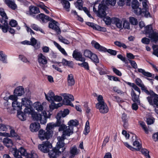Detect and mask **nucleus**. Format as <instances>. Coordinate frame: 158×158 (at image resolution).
Instances as JSON below:
<instances>
[{
	"mask_svg": "<svg viewBox=\"0 0 158 158\" xmlns=\"http://www.w3.org/2000/svg\"><path fill=\"white\" fill-rule=\"evenodd\" d=\"M87 24L92 27L94 29L102 31H106V29L104 27H102L100 26L91 22H87Z\"/></svg>",
	"mask_w": 158,
	"mask_h": 158,
	"instance_id": "obj_22",
	"label": "nucleus"
},
{
	"mask_svg": "<svg viewBox=\"0 0 158 158\" xmlns=\"http://www.w3.org/2000/svg\"><path fill=\"white\" fill-rule=\"evenodd\" d=\"M132 140L133 141V145L134 147V151H139L141 148L142 146L139 142V139L138 137L135 135H133L132 137Z\"/></svg>",
	"mask_w": 158,
	"mask_h": 158,
	"instance_id": "obj_12",
	"label": "nucleus"
},
{
	"mask_svg": "<svg viewBox=\"0 0 158 158\" xmlns=\"http://www.w3.org/2000/svg\"><path fill=\"white\" fill-rule=\"evenodd\" d=\"M10 151L12 152L13 155L15 158L19 157V156H21L19 155V152L16 148H11L10 149Z\"/></svg>",
	"mask_w": 158,
	"mask_h": 158,
	"instance_id": "obj_52",
	"label": "nucleus"
},
{
	"mask_svg": "<svg viewBox=\"0 0 158 158\" xmlns=\"http://www.w3.org/2000/svg\"><path fill=\"white\" fill-rule=\"evenodd\" d=\"M46 104V103L43 102L42 104L39 102H36L33 104L34 108L38 112H42L43 110V106Z\"/></svg>",
	"mask_w": 158,
	"mask_h": 158,
	"instance_id": "obj_20",
	"label": "nucleus"
},
{
	"mask_svg": "<svg viewBox=\"0 0 158 158\" xmlns=\"http://www.w3.org/2000/svg\"><path fill=\"white\" fill-rule=\"evenodd\" d=\"M121 118L123 123L124 127L125 128H127L128 126V118L127 114L125 113H123L122 114Z\"/></svg>",
	"mask_w": 158,
	"mask_h": 158,
	"instance_id": "obj_36",
	"label": "nucleus"
},
{
	"mask_svg": "<svg viewBox=\"0 0 158 158\" xmlns=\"http://www.w3.org/2000/svg\"><path fill=\"white\" fill-rule=\"evenodd\" d=\"M53 43L54 45L58 49V50L63 54L65 56H67V54L64 48H62L56 42L54 41Z\"/></svg>",
	"mask_w": 158,
	"mask_h": 158,
	"instance_id": "obj_39",
	"label": "nucleus"
},
{
	"mask_svg": "<svg viewBox=\"0 0 158 158\" xmlns=\"http://www.w3.org/2000/svg\"><path fill=\"white\" fill-rule=\"evenodd\" d=\"M44 94L46 99L48 101L50 102H53L54 97L55 94L52 91H49L47 94L44 93Z\"/></svg>",
	"mask_w": 158,
	"mask_h": 158,
	"instance_id": "obj_26",
	"label": "nucleus"
},
{
	"mask_svg": "<svg viewBox=\"0 0 158 158\" xmlns=\"http://www.w3.org/2000/svg\"><path fill=\"white\" fill-rule=\"evenodd\" d=\"M61 3L67 11H69V8L70 7V3L67 0H61Z\"/></svg>",
	"mask_w": 158,
	"mask_h": 158,
	"instance_id": "obj_48",
	"label": "nucleus"
},
{
	"mask_svg": "<svg viewBox=\"0 0 158 158\" xmlns=\"http://www.w3.org/2000/svg\"><path fill=\"white\" fill-rule=\"evenodd\" d=\"M139 94L138 95L136 94L134 91L133 89L132 90L131 95L132 100L134 102L137 103L138 104H139L140 103L139 98Z\"/></svg>",
	"mask_w": 158,
	"mask_h": 158,
	"instance_id": "obj_33",
	"label": "nucleus"
},
{
	"mask_svg": "<svg viewBox=\"0 0 158 158\" xmlns=\"http://www.w3.org/2000/svg\"><path fill=\"white\" fill-rule=\"evenodd\" d=\"M61 143L58 145L57 143L56 147L48 151V155L50 158H56V155H59L61 153V152L63 151L64 148H63L64 146H61Z\"/></svg>",
	"mask_w": 158,
	"mask_h": 158,
	"instance_id": "obj_5",
	"label": "nucleus"
},
{
	"mask_svg": "<svg viewBox=\"0 0 158 158\" xmlns=\"http://www.w3.org/2000/svg\"><path fill=\"white\" fill-rule=\"evenodd\" d=\"M89 58L96 63H98L99 62V60L97 56L94 54L92 53Z\"/></svg>",
	"mask_w": 158,
	"mask_h": 158,
	"instance_id": "obj_58",
	"label": "nucleus"
},
{
	"mask_svg": "<svg viewBox=\"0 0 158 158\" xmlns=\"http://www.w3.org/2000/svg\"><path fill=\"white\" fill-rule=\"evenodd\" d=\"M138 71L139 72L142 73L143 75L145 76L149 77H152V73L148 72H146L144 69H138Z\"/></svg>",
	"mask_w": 158,
	"mask_h": 158,
	"instance_id": "obj_49",
	"label": "nucleus"
},
{
	"mask_svg": "<svg viewBox=\"0 0 158 158\" xmlns=\"http://www.w3.org/2000/svg\"><path fill=\"white\" fill-rule=\"evenodd\" d=\"M4 100H7V99H9L14 102L15 101H17L18 100V97L15 94L11 95H9L8 97H4Z\"/></svg>",
	"mask_w": 158,
	"mask_h": 158,
	"instance_id": "obj_46",
	"label": "nucleus"
},
{
	"mask_svg": "<svg viewBox=\"0 0 158 158\" xmlns=\"http://www.w3.org/2000/svg\"><path fill=\"white\" fill-rule=\"evenodd\" d=\"M40 12L39 9L36 6H31L29 7V10L27 11V15L33 16V14H36Z\"/></svg>",
	"mask_w": 158,
	"mask_h": 158,
	"instance_id": "obj_17",
	"label": "nucleus"
},
{
	"mask_svg": "<svg viewBox=\"0 0 158 158\" xmlns=\"http://www.w3.org/2000/svg\"><path fill=\"white\" fill-rule=\"evenodd\" d=\"M76 7L79 10H81L83 8V3L82 0H77L75 4Z\"/></svg>",
	"mask_w": 158,
	"mask_h": 158,
	"instance_id": "obj_59",
	"label": "nucleus"
},
{
	"mask_svg": "<svg viewBox=\"0 0 158 158\" xmlns=\"http://www.w3.org/2000/svg\"><path fill=\"white\" fill-rule=\"evenodd\" d=\"M24 93V89L21 86L17 87L14 91V94H15L17 97L21 96Z\"/></svg>",
	"mask_w": 158,
	"mask_h": 158,
	"instance_id": "obj_23",
	"label": "nucleus"
},
{
	"mask_svg": "<svg viewBox=\"0 0 158 158\" xmlns=\"http://www.w3.org/2000/svg\"><path fill=\"white\" fill-rule=\"evenodd\" d=\"M62 105V103H60L56 104L55 103L52 102L51 104L49 105V107L50 110L52 111L54 109L58 108Z\"/></svg>",
	"mask_w": 158,
	"mask_h": 158,
	"instance_id": "obj_44",
	"label": "nucleus"
},
{
	"mask_svg": "<svg viewBox=\"0 0 158 158\" xmlns=\"http://www.w3.org/2000/svg\"><path fill=\"white\" fill-rule=\"evenodd\" d=\"M142 153L143 155L146 158H151L149 153V151L147 149L145 148H142L141 150Z\"/></svg>",
	"mask_w": 158,
	"mask_h": 158,
	"instance_id": "obj_55",
	"label": "nucleus"
},
{
	"mask_svg": "<svg viewBox=\"0 0 158 158\" xmlns=\"http://www.w3.org/2000/svg\"><path fill=\"white\" fill-rule=\"evenodd\" d=\"M5 2L9 7L13 10H15L17 7V5L14 0H5Z\"/></svg>",
	"mask_w": 158,
	"mask_h": 158,
	"instance_id": "obj_28",
	"label": "nucleus"
},
{
	"mask_svg": "<svg viewBox=\"0 0 158 158\" xmlns=\"http://www.w3.org/2000/svg\"><path fill=\"white\" fill-rule=\"evenodd\" d=\"M90 131L89 123L88 121H87L85 123L84 133L85 135H87L89 132Z\"/></svg>",
	"mask_w": 158,
	"mask_h": 158,
	"instance_id": "obj_50",
	"label": "nucleus"
},
{
	"mask_svg": "<svg viewBox=\"0 0 158 158\" xmlns=\"http://www.w3.org/2000/svg\"><path fill=\"white\" fill-rule=\"evenodd\" d=\"M64 99V103L67 105H69L73 107V105L71 102L74 100L73 96L71 94H64L62 95Z\"/></svg>",
	"mask_w": 158,
	"mask_h": 158,
	"instance_id": "obj_10",
	"label": "nucleus"
},
{
	"mask_svg": "<svg viewBox=\"0 0 158 158\" xmlns=\"http://www.w3.org/2000/svg\"><path fill=\"white\" fill-rule=\"evenodd\" d=\"M96 107L97 109L99 110V112L101 113H106L109 111V108L105 103L98 105H96Z\"/></svg>",
	"mask_w": 158,
	"mask_h": 158,
	"instance_id": "obj_14",
	"label": "nucleus"
},
{
	"mask_svg": "<svg viewBox=\"0 0 158 158\" xmlns=\"http://www.w3.org/2000/svg\"><path fill=\"white\" fill-rule=\"evenodd\" d=\"M0 60L4 63H7V56L2 51H0Z\"/></svg>",
	"mask_w": 158,
	"mask_h": 158,
	"instance_id": "obj_42",
	"label": "nucleus"
},
{
	"mask_svg": "<svg viewBox=\"0 0 158 158\" xmlns=\"http://www.w3.org/2000/svg\"><path fill=\"white\" fill-rule=\"evenodd\" d=\"M0 14L2 19L4 20H7L8 18L5 13L4 10L2 8H0Z\"/></svg>",
	"mask_w": 158,
	"mask_h": 158,
	"instance_id": "obj_54",
	"label": "nucleus"
},
{
	"mask_svg": "<svg viewBox=\"0 0 158 158\" xmlns=\"http://www.w3.org/2000/svg\"><path fill=\"white\" fill-rule=\"evenodd\" d=\"M113 23L114 24L116 27L120 29H122L123 21L117 18H113Z\"/></svg>",
	"mask_w": 158,
	"mask_h": 158,
	"instance_id": "obj_29",
	"label": "nucleus"
},
{
	"mask_svg": "<svg viewBox=\"0 0 158 158\" xmlns=\"http://www.w3.org/2000/svg\"><path fill=\"white\" fill-rule=\"evenodd\" d=\"M91 44L92 46L98 51L103 52L106 51V48L101 45L98 42L95 40L92 41Z\"/></svg>",
	"mask_w": 158,
	"mask_h": 158,
	"instance_id": "obj_18",
	"label": "nucleus"
},
{
	"mask_svg": "<svg viewBox=\"0 0 158 158\" xmlns=\"http://www.w3.org/2000/svg\"><path fill=\"white\" fill-rule=\"evenodd\" d=\"M61 63L64 65H67L70 67H72L73 66L72 63V62L68 61L64 59L62 60Z\"/></svg>",
	"mask_w": 158,
	"mask_h": 158,
	"instance_id": "obj_63",
	"label": "nucleus"
},
{
	"mask_svg": "<svg viewBox=\"0 0 158 158\" xmlns=\"http://www.w3.org/2000/svg\"><path fill=\"white\" fill-rule=\"evenodd\" d=\"M12 106L15 110L18 111L21 110L22 109V104L21 103L17 101L12 102Z\"/></svg>",
	"mask_w": 158,
	"mask_h": 158,
	"instance_id": "obj_21",
	"label": "nucleus"
},
{
	"mask_svg": "<svg viewBox=\"0 0 158 158\" xmlns=\"http://www.w3.org/2000/svg\"><path fill=\"white\" fill-rule=\"evenodd\" d=\"M68 125L69 126L73 127L78 125V122L76 120H71L68 122Z\"/></svg>",
	"mask_w": 158,
	"mask_h": 158,
	"instance_id": "obj_51",
	"label": "nucleus"
},
{
	"mask_svg": "<svg viewBox=\"0 0 158 158\" xmlns=\"http://www.w3.org/2000/svg\"><path fill=\"white\" fill-rule=\"evenodd\" d=\"M25 107L24 110V113L31 114L33 120L40 121L42 124H45L47 122V119L50 118L51 115L50 113L48 114L45 110L40 114L35 112L31 106Z\"/></svg>",
	"mask_w": 158,
	"mask_h": 158,
	"instance_id": "obj_1",
	"label": "nucleus"
},
{
	"mask_svg": "<svg viewBox=\"0 0 158 158\" xmlns=\"http://www.w3.org/2000/svg\"><path fill=\"white\" fill-rule=\"evenodd\" d=\"M142 4L143 8H141L140 16L146 18H151L152 16L149 11L148 6L147 0H143Z\"/></svg>",
	"mask_w": 158,
	"mask_h": 158,
	"instance_id": "obj_6",
	"label": "nucleus"
},
{
	"mask_svg": "<svg viewBox=\"0 0 158 158\" xmlns=\"http://www.w3.org/2000/svg\"><path fill=\"white\" fill-rule=\"evenodd\" d=\"M40 128V124L37 122L31 123L30 126V131L32 132H37Z\"/></svg>",
	"mask_w": 158,
	"mask_h": 158,
	"instance_id": "obj_24",
	"label": "nucleus"
},
{
	"mask_svg": "<svg viewBox=\"0 0 158 158\" xmlns=\"http://www.w3.org/2000/svg\"><path fill=\"white\" fill-rule=\"evenodd\" d=\"M56 127V125L55 123H48L47 125L46 130L48 132H50L51 134L52 135L53 134L52 130Z\"/></svg>",
	"mask_w": 158,
	"mask_h": 158,
	"instance_id": "obj_27",
	"label": "nucleus"
},
{
	"mask_svg": "<svg viewBox=\"0 0 158 158\" xmlns=\"http://www.w3.org/2000/svg\"><path fill=\"white\" fill-rule=\"evenodd\" d=\"M38 62L40 65H45L48 63L46 57L42 53H40L37 56Z\"/></svg>",
	"mask_w": 158,
	"mask_h": 158,
	"instance_id": "obj_13",
	"label": "nucleus"
},
{
	"mask_svg": "<svg viewBox=\"0 0 158 158\" xmlns=\"http://www.w3.org/2000/svg\"><path fill=\"white\" fill-rule=\"evenodd\" d=\"M61 118H57V115H56V118L57 119V120L56 122L55 123L56 127H60L62 125H64V120H61Z\"/></svg>",
	"mask_w": 158,
	"mask_h": 158,
	"instance_id": "obj_53",
	"label": "nucleus"
},
{
	"mask_svg": "<svg viewBox=\"0 0 158 158\" xmlns=\"http://www.w3.org/2000/svg\"><path fill=\"white\" fill-rule=\"evenodd\" d=\"M21 104L22 106L25 107L31 106L32 103L30 98H24L21 99Z\"/></svg>",
	"mask_w": 158,
	"mask_h": 158,
	"instance_id": "obj_25",
	"label": "nucleus"
},
{
	"mask_svg": "<svg viewBox=\"0 0 158 158\" xmlns=\"http://www.w3.org/2000/svg\"><path fill=\"white\" fill-rule=\"evenodd\" d=\"M50 132H48L47 131H45L43 129L40 130L39 131V137L42 140L45 139L48 140L52 136Z\"/></svg>",
	"mask_w": 158,
	"mask_h": 158,
	"instance_id": "obj_11",
	"label": "nucleus"
},
{
	"mask_svg": "<svg viewBox=\"0 0 158 158\" xmlns=\"http://www.w3.org/2000/svg\"><path fill=\"white\" fill-rule=\"evenodd\" d=\"M52 145L48 141H47L43 142L38 146L39 149L44 153H47L52 148Z\"/></svg>",
	"mask_w": 158,
	"mask_h": 158,
	"instance_id": "obj_8",
	"label": "nucleus"
},
{
	"mask_svg": "<svg viewBox=\"0 0 158 158\" xmlns=\"http://www.w3.org/2000/svg\"><path fill=\"white\" fill-rule=\"evenodd\" d=\"M30 45L33 46L35 49H38L40 48V44L37 45V46H36L37 43V40L34 38H31V39Z\"/></svg>",
	"mask_w": 158,
	"mask_h": 158,
	"instance_id": "obj_47",
	"label": "nucleus"
},
{
	"mask_svg": "<svg viewBox=\"0 0 158 158\" xmlns=\"http://www.w3.org/2000/svg\"><path fill=\"white\" fill-rule=\"evenodd\" d=\"M9 129L10 130V134H9L10 136L9 137H13L15 139L19 140L20 139V137L19 135H18L15 132L14 130L11 127V128H9Z\"/></svg>",
	"mask_w": 158,
	"mask_h": 158,
	"instance_id": "obj_35",
	"label": "nucleus"
},
{
	"mask_svg": "<svg viewBox=\"0 0 158 158\" xmlns=\"http://www.w3.org/2000/svg\"><path fill=\"white\" fill-rule=\"evenodd\" d=\"M69 111L68 109H65L63 111H61L57 114V118L65 117L67 115L69 114Z\"/></svg>",
	"mask_w": 158,
	"mask_h": 158,
	"instance_id": "obj_31",
	"label": "nucleus"
},
{
	"mask_svg": "<svg viewBox=\"0 0 158 158\" xmlns=\"http://www.w3.org/2000/svg\"><path fill=\"white\" fill-rule=\"evenodd\" d=\"M17 115L18 118L21 121H25L26 119V116L25 113L23 112L21 110L17 112Z\"/></svg>",
	"mask_w": 158,
	"mask_h": 158,
	"instance_id": "obj_43",
	"label": "nucleus"
},
{
	"mask_svg": "<svg viewBox=\"0 0 158 158\" xmlns=\"http://www.w3.org/2000/svg\"><path fill=\"white\" fill-rule=\"evenodd\" d=\"M1 23L3 24V25L2 26V29L4 33L6 32L9 29V26L8 25L7 20H3L1 21Z\"/></svg>",
	"mask_w": 158,
	"mask_h": 158,
	"instance_id": "obj_37",
	"label": "nucleus"
},
{
	"mask_svg": "<svg viewBox=\"0 0 158 158\" xmlns=\"http://www.w3.org/2000/svg\"><path fill=\"white\" fill-rule=\"evenodd\" d=\"M113 19H111L109 17H106L103 19L104 21L107 25H110L111 23H113Z\"/></svg>",
	"mask_w": 158,
	"mask_h": 158,
	"instance_id": "obj_56",
	"label": "nucleus"
},
{
	"mask_svg": "<svg viewBox=\"0 0 158 158\" xmlns=\"http://www.w3.org/2000/svg\"><path fill=\"white\" fill-rule=\"evenodd\" d=\"M122 29L123 28L125 29H127L128 30H130L131 27L130 23L128 22V21L125 19H122Z\"/></svg>",
	"mask_w": 158,
	"mask_h": 158,
	"instance_id": "obj_38",
	"label": "nucleus"
},
{
	"mask_svg": "<svg viewBox=\"0 0 158 158\" xmlns=\"http://www.w3.org/2000/svg\"><path fill=\"white\" fill-rule=\"evenodd\" d=\"M135 82L137 85L141 88V89L144 91L146 93H148L149 91L146 89L144 85L143 84L141 80L139 78L135 80Z\"/></svg>",
	"mask_w": 158,
	"mask_h": 158,
	"instance_id": "obj_30",
	"label": "nucleus"
},
{
	"mask_svg": "<svg viewBox=\"0 0 158 158\" xmlns=\"http://www.w3.org/2000/svg\"><path fill=\"white\" fill-rule=\"evenodd\" d=\"M143 33L148 36L152 41L155 43L158 41V32L153 31L151 25H148L144 27Z\"/></svg>",
	"mask_w": 158,
	"mask_h": 158,
	"instance_id": "obj_3",
	"label": "nucleus"
},
{
	"mask_svg": "<svg viewBox=\"0 0 158 158\" xmlns=\"http://www.w3.org/2000/svg\"><path fill=\"white\" fill-rule=\"evenodd\" d=\"M26 158H37V154L34 152H31L30 154H28Z\"/></svg>",
	"mask_w": 158,
	"mask_h": 158,
	"instance_id": "obj_64",
	"label": "nucleus"
},
{
	"mask_svg": "<svg viewBox=\"0 0 158 158\" xmlns=\"http://www.w3.org/2000/svg\"><path fill=\"white\" fill-rule=\"evenodd\" d=\"M114 44L119 47H123L124 48H127V46L123 43L118 41H116L114 42Z\"/></svg>",
	"mask_w": 158,
	"mask_h": 158,
	"instance_id": "obj_61",
	"label": "nucleus"
},
{
	"mask_svg": "<svg viewBox=\"0 0 158 158\" xmlns=\"http://www.w3.org/2000/svg\"><path fill=\"white\" fill-rule=\"evenodd\" d=\"M9 128H11V126L3 123H0V131H6Z\"/></svg>",
	"mask_w": 158,
	"mask_h": 158,
	"instance_id": "obj_45",
	"label": "nucleus"
},
{
	"mask_svg": "<svg viewBox=\"0 0 158 158\" xmlns=\"http://www.w3.org/2000/svg\"><path fill=\"white\" fill-rule=\"evenodd\" d=\"M150 95L153 98V101L151 97H148L147 100L150 105H154L156 107L158 108V94H156L152 90L149 91L148 93H146Z\"/></svg>",
	"mask_w": 158,
	"mask_h": 158,
	"instance_id": "obj_7",
	"label": "nucleus"
},
{
	"mask_svg": "<svg viewBox=\"0 0 158 158\" xmlns=\"http://www.w3.org/2000/svg\"><path fill=\"white\" fill-rule=\"evenodd\" d=\"M129 21L130 23L133 25H136L138 23L137 19L133 17H130L129 18Z\"/></svg>",
	"mask_w": 158,
	"mask_h": 158,
	"instance_id": "obj_57",
	"label": "nucleus"
},
{
	"mask_svg": "<svg viewBox=\"0 0 158 158\" xmlns=\"http://www.w3.org/2000/svg\"><path fill=\"white\" fill-rule=\"evenodd\" d=\"M30 27L32 29L35 31H40L42 33L44 34H45L44 31L43 30V29L36 24L32 23Z\"/></svg>",
	"mask_w": 158,
	"mask_h": 158,
	"instance_id": "obj_41",
	"label": "nucleus"
},
{
	"mask_svg": "<svg viewBox=\"0 0 158 158\" xmlns=\"http://www.w3.org/2000/svg\"><path fill=\"white\" fill-rule=\"evenodd\" d=\"M2 142L8 148L11 147L13 144L12 140L8 138H4L2 140Z\"/></svg>",
	"mask_w": 158,
	"mask_h": 158,
	"instance_id": "obj_34",
	"label": "nucleus"
},
{
	"mask_svg": "<svg viewBox=\"0 0 158 158\" xmlns=\"http://www.w3.org/2000/svg\"><path fill=\"white\" fill-rule=\"evenodd\" d=\"M104 1L103 2H102L98 6V10H97V8L98 7L97 5L98 4V2H95L93 7V11L97 15L100 17H104L106 15V13L105 11L106 9V6L104 4Z\"/></svg>",
	"mask_w": 158,
	"mask_h": 158,
	"instance_id": "obj_4",
	"label": "nucleus"
},
{
	"mask_svg": "<svg viewBox=\"0 0 158 158\" xmlns=\"http://www.w3.org/2000/svg\"><path fill=\"white\" fill-rule=\"evenodd\" d=\"M139 123L142 129L144 130L146 134H148L149 130L147 127L145 123L143 122H139Z\"/></svg>",
	"mask_w": 158,
	"mask_h": 158,
	"instance_id": "obj_60",
	"label": "nucleus"
},
{
	"mask_svg": "<svg viewBox=\"0 0 158 158\" xmlns=\"http://www.w3.org/2000/svg\"><path fill=\"white\" fill-rule=\"evenodd\" d=\"M67 82L69 86H72L74 85L75 82L72 74H70L68 75L67 77Z\"/></svg>",
	"mask_w": 158,
	"mask_h": 158,
	"instance_id": "obj_40",
	"label": "nucleus"
},
{
	"mask_svg": "<svg viewBox=\"0 0 158 158\" xmlns=\"http://www.w3.org/2000/svg\"><path fill=\"white\" fill-rule=\"evenodd\" d=\"M73 56L76 60L81 61H84L85 60V59L82 57L81 54L77 50H76L73 51Z\"/></svg>",
	"mask_w": 158,
	"mask_h": 158,
	"instance_id": "obj_19",
	"label": "nucleus"
},
{
	"mask_svg": "<svg viewBox=\"0 0 158 158\" xmlns=\"http://www.w3.org/2000/svg\"><path fill=\"white\" fill-rule=\"evenodd\" d=\"M131 6L133 12L136 15L140 16L141 8L139 7L140 3L137 0H133Z\"/></svg>",
	"mask_w": 158,
	"mask_h": 158,
	"instance_id": "obj_9",
	"label": "nucleus"
},
{
	"mask_svg": "<svg viewBox=\"0 0 158 158\" xmlns=\"http://www.w3.org/2000/svg\"><path fill=\"white\" fill-rule=\"evenodd\" d=\"M71 158H73L75 156L79 153V150L77 149V146H74L70 150Z\"/></svg>",
	"mask_w": 158,
	"mask_h": 158,
	"instance_id": "obj_32",
	"label": "nucleus"
},
{
	"mask_svg": "<svg viewBox=\"0 0 158 158\" xmlns=\"http://www.w3.org/2000/svg\"><path fill=\"white\" fill-rule=\"evenodd\" d=\"M34 18L43 23H46L48 21L51 20V18L48 16L42 13L35 16Z\"/></svg>",
	"mask_w": 158,
	"mask_h": 158,
	"instance_id": "obj_15",
	"label": "nucleus"
},
{
	"mask_svg": "<svg viewBox=\"0 0 158 158\" xmlns=\"http://www.w3.org/2000/svg\"><path fill=\"white\" fill-rule=\"evenodd\" d=\"M59 131H63V134L61 136H59L57 139L58 140V145L61 143V146H64V139H66V136H69L72 135L73 132V127L68 126H66L65 125H62L59 128Z\"/></svg>",
	"mask_w": 158,
	"mask_h": 158,
	"instance_id": "obj_2",
	"label": "nucleus"
},
{
	"mask_svg": "<svg viewBox=\"0 0 158 158\" xmlns=\"http://www.w3.org/2000/svg\"><path fill=\"white\" fill-rule=\"evenodd\" d=\"M49 27L55 30L58 34H60L61 31L58 27V23L55 20H53L49 23Z\"/></svg>",
	"mask_w": 158,
	"mask_h": 158,
	"instance_id": "obj_16",
	"label": "nucleus"
},
{
	"mask_svg": "<svg viewBox=\"0 0 158 158\" xmlns=\"http://www.w3.org/2000/svg\"><path fill=\"white\" fill-rule=\"evenodd\" d=\"M19 151L22 156H28V153L23 148L21 147L19 149Z\"/></svg>",
	"mask_w": 158,
	"mask_h": 158,
	"instance_id": "obj_62",
	"label": "nucleus"
}]
</instances>
